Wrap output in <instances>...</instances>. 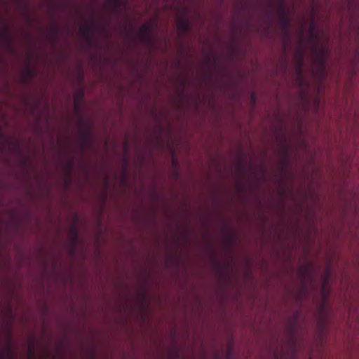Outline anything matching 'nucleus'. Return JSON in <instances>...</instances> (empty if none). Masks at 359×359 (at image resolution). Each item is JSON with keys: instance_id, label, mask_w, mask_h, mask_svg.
Instances as JSON below:
<instances>
[{"instance_id": "3", "label": "nucleus", "mask_w": 359, "mask_h": 359, "mask_svg": "<svg viewBox=\"0 0 359 359\" xmlns=\"http://www.w3.org/2000/svg\"><path fill=\"white\" fill-rule=\"evenodd\" d=\"M95 354H94V353H93V354H92V359H95Z\"/></svg>"}, {"instance_id": "2", "label": "nucleus", "mask_w": 359, "mask_h": 359, "mask_svg": "<svg viewBox=\"0 0 359 359\" xmlns=\"http://www.w3.org/2000/svg\"><path fill=\"white\" fill-rule=\"evenodd\" d=\"M32 341H29V353H28V355H29V359H33L34 357V354H35L34 350L32 347Z\"/></svg>"}, {"instance_id": "1", "label": "nucleus", "mask_w": 359, "mask_h": 359, "mask_svg": "<svg viewBox=\"0 0 359 359\" xmlns=\"http://www.w3.org/2000/svg\"><path fill=\"white\" fill-rule=\"evenodd\" d=\"M6 356L7 359H15L17 357V353L12 346L11 343L9 341L6 348Z\"/></svg>"}]
</instances>
